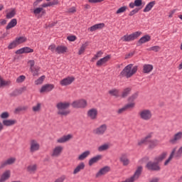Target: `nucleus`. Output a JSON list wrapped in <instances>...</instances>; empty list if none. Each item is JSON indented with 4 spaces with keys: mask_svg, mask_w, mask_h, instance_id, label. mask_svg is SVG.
<instances>
[{
    "mask_svg": "<svg viewBox=\"0 0 182 182\" xmlns=\"http://www.w3.org/2000/svg\"><path fill=\"white\" fill-rule=\"evenodd\" d=\"M48 50H51V52L54 53L55 50H56V46H55V44H51L48 47Z\"/></svg>",
    "mask_w": 182,
    "mask_h": 182,
    "instance_id": "obj_58",
    "label": "nucleus"
},
{
    "mask_svg": "<svg viewBox=\"0 0 182 182\" xmlns=\"http://www.w3.org/2000/svg\"><path fill=\"white\" fill-rule=\"evenodd\" d=\"M103 55V52L102 50L98 51L95 56L92 58V62H95V60H97V59H99V58H102Z\"/></svg>",
    "mask_w": 182,
    "mask_h": 182,
    "instance_id": "obj_47",
    "label": "nucleus"
},
{
    "mask_svg": "<svg viewBox=\"0 0 182 182\" xmlns=\"http://www.w3.org/2000/svg\"><path fill=\"white\" fill-rule=\"evenodd\" d=\"M146 167V168H148V170H151L152 171H160V170L161 169V168H160V166H159V163L156 161L148 162Z\"/></svg>",
    "mask_w": 182,
    "mask_h": 182,
    "instance_id": "obj_11",
    "label": "nucleus"
},
{
    "mask_svg": "<svg viewBox=\"0 0 182 182\" xmlns=\"http://www.w3.org/2000/svg\"><path fill=\"white\" fill-rule=\"evenodd\" d=\"M15 161H16V159L15 158H9L5 161H3L1 164H0V168H5V167H6V166H11L12 164H14L15 163Z\"/></svg>",
    "mask_w": 182,
    "mask_h": 182,
    "instance_id": "obj_15",
    "label": "nucleus"
},
{
    "mask_svg": "<svg viewBox=\"0 0 182 182\" xmlns=\"http://www.w3.org/2000/svg\"><path fill=\"white\" fill-rule=\"evenodd\" d=\"M130 92H132V88L130 87L124 89L121 95L122 97H127L130 95Z\"/></svg>",
    "mask_w": 182,
    "mask_h": 182,
    "instance_id": "obj_43",
    "label": "nucleus"
},
{
    "mask_svg": "<svg viewBox=\"0 0 182 182\" xmlns=\"http://www.w3.org/2000/svg\"><path fill=\"white\" fill-rule=\"evenodd\" d=\"M125 11H127V6H124L122 7H120L117 11L116 14L119 15L120 14L124 13Z\"/></svg>",
    "mask_w": 182,
    "mask_h": 182,
    "instance_id": "obj_48",
    "label": "nucleus"
},
{
    "mask_svg": "<svg viewBox=\"0 0 182 182\" xmlns=\"http://www.w3.org/2000/svg\"><path fill=\"white\" fill-rule=\"evenodd\" d=\"M33 76H38L39 75V67L35 66L30 69Z\"/></svg>",
    "mask_w": 182,
    "mask_h": 182,
    "instance_id": "obj_45",
    "label": "nucleus"
},
{
    "mask_svg": "<svg viewBox=\"0 0 182 182\" xmlns=\"http://www.w3.org/2000/svg\"><path fill=\"white\" fill-rule=\"evenodd\" d=\"M182 140V132L179 131L173 134V136L169 139L168 143L172 146H174Z\"/></svg>",
    "mask_w": 182,
    "mask_h": 182,
    "instance_id": "obj_5",
    "label": "nucleus"
},
{
    "mask_svg": "<svg viewBox=\"0 0 182 182\" xmlns=\"http://www.w3.org/2000/svg\"><path fill=\"white\" fill-rule=\"evenodd\" d=\"M155 4L156 3L154 1L149 2L144 9V12H150V11H151L153 6H154Z\"/></svg>",
    "mask_w": 182,
    "mask_h": 182,
    "instance_id": "obj_41",
    "label": "nucleus"
},
{
    "mask_svg": "<svg viewBox=\"0 0 182 182\" xmlns=\"http://www.w3.org/2000/svg\"><path fill=\"white\" fill-rule=\"evenodd\" d=\"M41 109H42V104L37 103L36 105L33 107V112L37 113L38 112H41Z\"/></svg>",
    "mask_w": 182,
    "mask_h": 182,
    "instance_id": "obj_46",
    "label": "nucleus"
},
{
    "mask_svg": "<svg viewBox=\"0 0 182 182\" xmlns=\"http://www.w3.org/2000/svg\"><path fill=\"white\" fill-rule=\"evenodd\" d=\"M135 6H141L143 1L141 0H135L134 1Z\"/></svg>",
    "mask_w": 182,
    "mask_h": 182,
    "instance_id": "obj_62",
    "label": "nucleus"
},
{
    "mask_svg": "<svg viewBox=\"0 0 182 182\" xmlns=\"http://www.w3.org/2000/svg\"><path fill=\"white\" fill-rule=\"evenodd\" d=\"M71 106L74 109H85L87 106V101L86 100H77L73 102Z\"/></svg>",
    "mask_w": 182,
    "mask_h": 182,
    "instance_id": "obj_4",
    "label": "nucleus"
},
{
    "mask_svg": "<svg viewBox=\"0 0 182 182\" xmlns=\"http://www.w3.org/2000/svg\"><path fill=\"white\" fill-rule=\"evenodd\" d=\"M150 41H151V37L149 35H145L139 40L138 43L140 45H143V43H147Z\"/></svg>",
    "mask_w": 182,
    "mask_h": 182,
    "instance_id": "obj_28",
    "label": "nucleus"
},
{
    "mask_svg": "<svg viewBox=\"0 0 182 182\" xmlns=\"http://www.w3.org/2000/svg\"><path fill=\"white\" fill-rule=\"evenodd\" d=\"M153 137V133L148 134L144 138L139 140L137 142L138 146H143V144H146V143L149 142V140Z\"/></svg>",
    "mask_w": 182,
    "mask_h": 182,
    "instance_id": "obj_18",
    "label": "nucleus"
},
{
    "mask_svg": "<svg viewBox=\"0 0 182 182\" xmlns=\"http://www.w3.org/2000/svg\"><path fill=\"white\" fill-rule=\"evenodd\" d=\"M16 14V11H15V9H12L9 12L6 14L7 19H11V18H14L15 15Z\"/></svg>",
    "mask_w": 182,
    "mask_h": 182,
    "instance_id": "obj_44",
    "label": "nucleus"
},
{
    "mask_svg": "<svg viewBox=\"0 0 182 182\" xmlns=\"http://www.w3.org/2000/svg\"><path fill=\"white\" fill-rule=\"evenodd\" d=\"M25 79L26 77L25 75H20L17 79H16V83H22L23 82H25Z\"/></svg>",
    "mask_w": 182,
    "mask_h": 182,
    "instance_id": "obj_52",
    "label": "nucleus"
},
{
    "mask_svg": "<svg viewBox=\"0 0 182 182\" xmlns=\"http://www.w3.org/2000/svg\"><path fill=\"white\" fill-rule=\"evenodd\" d=\"M36 170H38V165L35 164H30L27 166V171L30 174H35V173H36Z\"/></svg>",
    "mask_w": 182,
    "mask_h": 182,
    "instance_id": "obj_25",
    "label": "nucleus"
},
{
    "mask_svg": "<svg viewBox=\"0 0 182 182\" xmlns=\"http://www.w3.org/2000/svg\"><path fill=\"white\" fill-rule=\"evenodd\" d=\"M141 35V31H136L129 35H124L121 38L122 42H132L136 41Z\"/></svg>",
    "mask_w": 182,
    "mask_h": 182,
    "instance_id": "obj_3",
    "label": "nucleus"
},
{
    "mask_svg": "<svg viewBox=\"0 0 182 182\" xmlns=\"http://www.w3.org/2000/svg\"><path fill=\"white\" fill-rule=\"evenodd\" d=\"M112 57L109 55H106L105 57L98 60L96 63V66L98 68H100L101 66H105L106 63H108L109 60H110V58Z\"/></svg>",
    "mask_w": 182,
    "mask_h": 182,
    "instance_id": "obj_14",
    "label": "nucleus"
},
{
    "mask_svg": "<svg viewBox=\"0 0 182 182\" xmlns=\"http://www.w3.org/2000/svg\"><path fill=\"white\" fill-rule=\"evenodd\" d=\"M28 63L30 65V69H32L35 67V60H30L28 62Z\"/></svg>",
    "mask_w": 182,
    "mask_h": 182,
    "instance_id": "obj_60",
    "label": "nucleus"
},
{
    "mask_svg": "<svg viewBox=\"0 0 182 182\" xmlns=\"http://www.w3.org/2000/svg\"><path fill=\"white\" fill-rule=\"evenodd\" d=\"M45 75L40 77L37 80L35 81V85H42L45 80Z\"/></svg>",
    "mask_w": 182,
    "mask_h": 182,
    "instance_id": "obj_49",
    "label": "nucleus"
},
{
    "mask_svg": "<svg viewBox=\"0 0 182 182\" xmlns=\"http://www.w3.org/2000/svg\"><path fill=\"white\" fill-rule=\"evenodd\" d=\"M55 52H57V53H58L59 55H60L61 53H66V52H68V48L63 46H58L55 48Z\"/></svg>",
    "mask_w": 182,
    "mask_h": 182,
    "instance_id": "obj_30",
    "label": "nucleus"
},
{
    "mask_svg": "<svg viewBox=\"0 0 182 182\" xmlns=\"http://www.w3.org/2000/svg\"><path fill=\"white\" fill-rule=\"evenodd\" d=\"M43 11V7H38L34 9L33 11V14L35 15H39V14H41V12H42Z\"/></svg>",
    "mask_w": 182,
    "mask_h": 182,
    "instance_id": "obj_53",
    "label": "nucleus"
},
{
    "mask_svg": "<svg viewBox=\"0 0 182 182\" xmlns=\"http://www.w3.org/2000/svg\"><path fill=\"white\" fill-rule=\"evenodd\" d=\"M85 163L84 162H81L79 164V165H77L73 171V174L74 176H76V174H79V173H80L82 171V170H85Z\"/></svg>",
    "mask_w": 182,
    "mask_h": 182,
    "instance_id": "obj_19",
    "label": "nucleus"
},
{
    "mask_svg": "<svg viewBox=\"0 0 182 182\" xmlns=\"http://www.w3.org/2000/svg\"><path fill=\"white\" fill-rule=\"evenodd\" d=\"M90 154H91L90 151L89 150L85 151L84 152L78 155L77 160H78V161H83V160H86V159H87V157L90 156Z\"/></svg>",
    "mask_w": 182,
    "mask_h": 182,
    "instance_id": "obj_21",
    "label": "nucleus"
},
{
    "mask_svg": "<svg viewBox=\"0 0 182 182\" xmlns=\"http://www.w3.org/2000/svg\"><path fill=\"white\" fill-rule=\"evenodd\" d=\"M41 150V144L36 139L30 141V153H36Z\"/></svg>",
    "mask_w": 182,
    "mask_h": 182,
    "instance_id": "obj_6",
    "label": "nucleus"
},
{
    "mask_svg": "<svg viewBox=\"0 0 182 182\" xmlns=\"http://www.w3.org/2000/svg\"><path fill=\"white\" fill-rule=\"evenodd\" d=\"M73 139V135L72 134H68L67 135H64L56 140V142L58 144H63L64 143H68V141H70Z\"/></svg>",
    "mask_w": 182,
    "mask_h": 182,
    "instance_id": "obj_10",
    "label": "nucleus"
},
{
    "mask_svg": "<svg viewBox=\"0 0 182 182\" xmlns=\"http://www.w3.org/2000/svg\"><path fill=\"white\" fill-rule=\"evenodd\" d=\"M161 48L159 46H155L149 48V50H153L154 52H159Z\"/></svg>",
    "mask_w": 182,
    "mask_h": 182,
    "instance_id": "obj_56",
    "label": "nucleus"
},
{
    "mask_svg": "<svg viewBox=\"0 0 182 182\" xmlns=\"http://www.w3.org/2000/svg\"><path fill=\"white\" fill-rule=\"evenodd\" d=\"M55 89V85L53 84H46L43 85L40 90V93H49Z\"/></svg>",
    "mask_w": 182,
    "mask_h": 182,
    "instance_id": "obj_12",
    "label": "nucleus"
},
{
    "mask_svg": "<svg viewBox=\"0 0 182 182\" xmlns=\"http://www.w3.org/2000/svg\"><path fill=\"white\" fill-rule=\"evenodd\" d=\"M138 69L139 67H137V65L134 66L133 64H129L122 70V71L120 73V76L122 77H126L127 79H130L132 76L136 75Z\"/></svg>",
    "mask_w": 182,
    "mask_h": 182,
    "instance_id": "obj_1",
    "label": "nucleus"
},
{
    "mask_svg": "<svg viewBox=\"0 0 182 182\" xmlns=\"http://www.w3.org/2000/svg\"><path fill=\"white\" fill-rule=\"evenodd\" d=\"M16 23H18V21L16 18H13L6 26V29H11V28H14L16 26Z\"/></svg>",
    "mask_w": 182,
    "mask_h": 182,
    "instance_id": "obj_36",
    "label": "nucleus"
},
{
    "mask_svg": "<svg viewBox=\"0 0 182 182\" xmlns=\"http://www.w3.org/2000/svg\"><path fill=\"white\" fill-rule=\"evenodd\" d=\"M1 123L3 126L9 127L11 126H14V124H16V119H4Z\"/></svg>",
    "mask_w": 182,
    "mask_h": 182,
    "instance_id": "obj_26",
    "label": "nucleus"
},
{
    "mask_svg": "<svg viewBox=\"0 0 182 182\" xmlns=\"http://www.w3.org/2000/svg\"><path fill=\"white\" fill-rule=\"evenodd\" d=\"M103 28H105V23H100L91 26L89 30L90 32H95V31H97V29H103Z\"/></svg>",
    "mask_w": 182,
    "mask_h": 182,
    "instance_id": "obj_29",
    "label": "nucleus"
},
{
    "mask_svg": "<svg viewBox=\"0 0 182 182\" xmlns=\"http://www.w3.org/2000/svg\"><path fill=\"white\" fill-rule=\"evenodd\" d=\"M25 90H26V87H21L18 90H15L13 92L11 93V96H19V95H22Z\"/></svg>",
    "mask_w": 182,
    "mask_h": 182,
    "instance_id": "obj_32",
    "label": "nucleus"
},
{
    "mask_svg": "<svg viewBox=\"0 0 182 182\" xmlns=\"http://www.w3.org/2000/svg\"><path fill=\"white\" fill-rule=\"evenodd\" d=\"M14 41H16V43H17V46H18L22 43H25V42L28 41V38H26V37L25 36H21V37L16 38Z\"/></svg>",
    "mask_w": 182,
    "mask_h": 182,
    "instance_id": "obj_34",
    "label": "nucleus"
},
{
    "mask_svg": "<svg viewBox=\"0 0 182 182\" xmlns=\"http://www.w3.org/2000/svg\"><path fill=\"white\" fill-rule=\"evenodd\" d=\"M102 155H97L91 158L88 161L89 166H92L93 164H95V163L100 161V160H102Z\"/></svg>",
    "mask_w": 182,
    "mask_h": 182,
    "instance_id": "obj_23",
    "label": "nucleus"
},
{
    "mask_svg": "<svg viewBox=\"0 0 182 182\" xmlns=\"http://www.w3.org/2000/svg\"><path fill=\"white\" fill-rule=\"evenodd\" d=\"M97 114H99V112L96 108H91L87 112V117H88L90 120H97Z\"/></svg>",
    "mask_w": 182,
    "mask_h": 182,
    "instance_id": "obj_8",
    "label": "nucleus"
},
{
    "mask_svg": "<svg viewBox=\"0 0 182 182\" xmlns=\"http://www.w3.org/2000/svg\"><path fill=\"white\" fill-rule=\"evenodd\" d=\"M107 130V125L106 124H103L94 129V134H97V136H103L105 133H106Z\"/></svg>",
    "mask_w": 182,
    "mask_h": 182,
    "instance_id": "obj_7",
    "label": "nucleus"
},
{
    "mask_svg": "<svg viewBox=\"0 0 182 182\" xmlns=\"http://www.w3.org/2000/svg\"><path fill=\"white\" fill-rule=\"evenodd\" d=\"M110 149V144H104L101 146H100L97 149L98 151H106V150H109Z\"/></svg>",
    "mask_w": 182,
    "mask_h": 182,
    "instance_id": "obj_40",
    "label": "nucleus"
},
{
    "mask_svg": "<svg viewBox=\"0 0 182 182\" xmlns=\"http://www.w3.org/2000/svg\"><path fill=\"white\" fill-rule=\"evenodd\" d=\"M175 158L174 156V150H172L168 158L165 161L164 166H168V164H170V162L171 161V160H173V159Z\"/></svg>",
    "mask_w": 182,
    "mask_h": 182,
    "instance_id": "obj_37",
    "label": "nucleus"
},
{
    "mask_svg": "<svg viewBox=\"0 0 182 182\" xmlns=\"http://www.w3.org/2000/svg\"><path fill=\"white\" fill-rule=\"evenodd\" d=\"M137 97H139V93L135 92L129 97V102H134Z\"/></svg>",
    "mask_w": 182,
    "mask_h": 182,
    "instance_id": "obj_50",
    "label": "nucleus"
},
{
    "mask_svg": "<svg viewBox=\"0 0 182 182\" xmlns=\"http://www.w3.org/2000/svg\"><path fill=\"white\" fill-rule=\"evenodd\" d=\"M62 153H63V146L58 145L53 149L50 156L51 157H60Z\"/></svg>",
    "mask_w": 182,
    "mask_h": 182,
    "instance_id": "obj_9",
    "label": "nucleus"
},
{
    "mask_svg": "<svg viewBox=\"0 0 182 182\" xmlns=\"http://www.w3.org/2000/svg\"><path fill=\"white\" fill-rule=\"evenodd\" d=\"M119 161L122 163L123 166H129V164H130V160H129L126 154H122L121 155Z\"/></svg>",
    "mask_w": 182,
    "mask_h": 182,
    "instance_id": "obj_24",
    "label": "nucleus"
},
{
    "mask_svg": "<svg viewBox=\"0 0 182 182\" xmlns=\"http://www.w3.org/2000/svg\"><path fill=\"white\" fill-rule=\"evenodd\" d=\"M70 107V103L69 102H58L56 105V107L58 109H69V107Z\"/></svg>",
    "mask_w": 182,
    "mask_h": 182,
    "instance_id": "obj_27",
    "label": "nucleus"
},
{
    "mask_svg": "<svg viewBox=\"0 0 182 182\" xmlns=\"http://www.w3.org/2000/svg\"><path fill=\"white\" fill-rule=\"evenodd\" d=\"M125 110H127V109L126 107H122V108L119 109L117 111V113L118 114H122V113H124V111H125Z\"/></svg>",
    "mask_w": 182,
    "mask_h": 182,
    "instance_id": "obj_59",
    "label": "nucleus"
},
{
    "mask_svg": "<svg viewBox=\"0 0 182 182\" xmlns=\"http://www.w3.org/2000/svg\"><path fill=\"white\" fill-rule=\"evenodd\" d=\"M73 82H75V77H67L60 81V85H61V86H69V85H72Z\"/></svg>",
    "mask_w": 182,
    "mask_h": 182,
    "instance_id": "obj_13",
    "label": "nucleus"
},
{
    "mask_svg": "<svg viewBox=\"0 0 182 182\" xmlns=\"http://www.w3.org/2000/svg\"><path fill=\"white\" fill-rule=\"evenodd\" d=\"M25 110H28V107H20L16 109V112H25Z\"/></svg>",
    "mask_w": 182,
    "mask_h": 182,
    "instance_id": "obj_57",
    "label": "nucleus"
},
{
    "mask_svg": "<svg viewBox=\"0 0 182 182\" xmlns=\"http://www.w3.org/2000/svg\"><path fill=\"white\" fill-rule=\"evenodd\" d=\"M88 46H89L88 42H85L84 44H82L79 49L78 55H83V53H85V50H86V48H87Z\"/></svg>",
    "mask_w": 182,
    "mask_h": 182,
    "instance_id": "obj_38",
    "label": "nucleus"
},
{
    "mask_svg": "<svg viewBox=\"0 0 182 182\" xmlns=\"http://www.w3.org/2000/svg\"><path fill=\"white\" fill-rule=\"evenodd\" d=\"M139 11H140V9H135L132 10L129 13V16H133V15H135V14H137V12H139Z\"/></svg>",
    "mask_w": 182,
    "mask_h": 182,
    "instance_id": "obj_61",
    "label": "nucleus"
},
{
    "mask_svg": "<svg viewBox=\"0 0 182 182\" xmlns=\"http://www.w3.org/2000/svg\"><path fill=\"white\" fill-rule=\"evenodd\" d=\"M110 171V167L105 166L99 170V171L96 173L95 177L99 178V177H102V176H105V174H107Z\"/></svg>",
    "mask_w": 182,
    "mask_h": 182,
    "instance_id": "obj_16",
    "label": "nucleus"
},
{
    "mask_svg": "<svg viewBox=\"0 0 182 182\" xmlns=\"http://www.w3.org/2000/svg\"><path fill=\"white\" fill-rule=\"evenodd\" d=\"M149 144V149H155L156 147H157V146H159V140L157 139H154V140H151L149 139L148 141Z\"/></svg>",
    "mask_w": 182,
    "mask_h": 182,
    "instance_id": "obj_33",
    "label": "nucleus"
},
{
    "mask_svg": "<svg viewBox=\"0 0 182 182\" xmlns=\"http://www.w3.org/2000/svg\"><path fill=\"white\" fill-rule=\"evenodd\" d=\"M11 80H4L2 77L0 76V87L2 86H11Z\"/></svg>",
    "mask_w": 182,
    "mask_h": 182,
    "instance_id": "obj_42",
    "label": "nucleus"
},
{
    "mask_svg": "<svg viewBox=\"0 0 182 182\" xmlns=\"http://www.w3.org/2000/svg\"><path fill=\"white\" fill-rule=\"evenodd\" d=\"M138 116L141 120L149 122L153 119V112L149 109H143L138 112Z\"/></svg>",
    "mask_w": 182,
    "mask_h": 182,
    "instance_id": "obj_2",
    "label": "nucleus"
},
{
    "mask_svg": "<svg viewBox=\"0 0 182 182\" xmlns=\"http://www.w3.org/2000/svg\"><path fill=\"white\" fill-rule=\"evenodd\" d=\"M33 49L29 47H23L16 51V55H22L23 53H33Z\"/></svg>",
    "mask_w": 182,
    "mask_h": 182,
    "instance_id": "obj_17",
    "label": "nucleus"
},
{
    "mask_svg": "<svg viewBox=\"0 0 182 182\" xmlns=\"http://www.w3.org/2000/svg\"><path fill=\"white\" fill-rule=\"evenodd\" d=\"M57 113L59 114V116H68V114L70 113V111H69L68 109H58Z\"/></svg>",
    "mask_w": 182,
    "mask_h": 182,
    "instance_id": "obj_39",
    "label": "nucleus"
},
{
    "mask_svg": "<svg viewBox=\"0 0 182 182\" xmlns=\"http://www.w3.org/2000/svg\"><path fill=\"white\" fill-rule=\"evenodd\" d=\"M109 95L110 96H114L115 97H119V95H120V91L116 88L109 90L108 91Z\"/></svg>",
    "mask_w": 182,
    "mask_h": 182,
    "instance_id": "obj_35",
    "label": "nucleus"
},
{
    "mask_svg": "<svg viewBox=\"0 0 182 182\" xmlns=\"http://www.w3.org/2000/svg\"><path fill=\"white\" fill-rule=\"evenodd\" d=\"M11 178V170H6L1 176L0 182H5Z\"/></svg>",
    "mask_w": 182,
    "mask_h": 182,
    "instance_id": "obj_20",
    "label": "nucleus"
},
{
    "mask_svg": "<svg viewBox=\"0 0 182 182\" xmlns=\"http://www.w3.org/2000/svg\"><path fill=\"white\" fill-rule=\"evenodd\" d=\"M67 39L68 41H70V42H75V41L76 40V36H68L67 38Z\"/></svg>",
    "mask_w": 182,
    "mask_h": 182,
    "instance_id": "obj_63",
    "label": "nucleus"
},
{
    "mask_svg": "<svg viewBox=\"0 0 182 182\" xmlns=\"http://www.w3.org/2000/svg\"><path fill=\"white\" fill-rule=\"evenodd\" d=\"M0 117H1V119H8V117H9V112H2L0 114Z\"/></svg>",
    "mask_w": 182,
    "mask_h": 182,
    "instance_id": "obj_55",
    "label": "nucleus"
},
{
    "mask_svg": "<svg viewBox=\"0 0 182 182\" xmlns=\"http://www.w3.org/2000/svg\"><path fill=\"white\" fill-rule=\"evenodd\" d=\"M18 46L16 41L14 40L8 46V49H15V47Z\"/></svg>",
    "mask_w": 182,
    "mask_h": 182,
    "instance_id": "obj_51",
    "label": "nucleus"
},
{
    "mask_svg": "<svg viewBox=\"0 0 182 182\" xmlns=\"http://www.w3.org/2000/svg\"><path fill=\"white\" fill-rule=\"evenodd\" d=\"M168 154V153L167 151L162 152L158 156L155 157L154 161H156V163H161V161H163V160L167 157Z\"/></svg>",
    "mask_w": 182,
    "mask_h": 182,
    "instance_id": "obj_22",
    "label": "nucleus"
},
{
    "mask_svg": "<svg viewBox=\"0 0 182 182\" xmlns=\"http://www.w3.org/2000/svg\"><path fill=\"white\" fill-rule=\"evenodd\" d=\"M160 181V178H153L151 180H149V182H159Z\"/></svg>",
    "mask_w": 182,
    "mask_h": 182,
    "instance_id": "obj_64",
    "label": "nucleus"
},
{
    "mask_svg": "<svg viewBox=\"0 0 182 182\" xmlns=\"http://www.w3.org/2000/svg\"><path fill=\"white\" fill-rule=\"evenodd\" d=\"M136 106V103L132 102L125 105V109H133Z\"/></svg>",
    "mask_w": 182,
    "mask_h": 182,
    "instance_id": "obj_54",
    "label": "nucleus"
},
{
    "mask_svg": "<svg viewBox=\"0 0 182 182\" xmlns=\"http://www.w3.org/2000/svg\"><path fill=\"white\" fill-rule=\"evenodd\" d=\"M153 65L145 64L143 66V73H150L153 70Z\"/></svg>",
    "mask_w": 182,
    "mask_h": 182,
    "instance_id": "obj_31",
    "label": "nucleus"
}]
</instances>
